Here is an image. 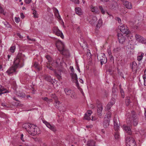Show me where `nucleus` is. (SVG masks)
<instances>
[{
  "label": "nucleus",
  "mask_w": 146,
  "mask_h": 146,
  "mask_svg": "<svg viewBox=\"0 0 146 146\" xmlns=\"http://www.w3.org/2000/svg\"><path fill=\"white\" fill-rule=\"evenodd\" d=\"M25 57V55L19 52L18 53L17 57L13 62V65L6 71L8 75L11 76L13 74H16L17 73V68L23 66Z\"/></svg>",
  "instance_id": "nucleus-1"
},
{
  "label": "nucleus",
  "mask_w": 146,
  "mask_h": 146,
  "mask_svg": "<svg viewBox=\"0 0 146 146\" xmlns=\"http://www.w3.org/2000/svg\"><path fill=\"white\" fill-rule=\"evenodd\" d=\"M131 115L132 117H130L131 116L130 115H128V118L127 119V123L128 126H126L125 125H123V128L124 130L129 135H131V127L132 124V120H133V125L134 126L137 125L138 124V117L135 113L133 111H132Z\"/></svg>",
  "instance_id": "nucleus-2"
},
{
  "label": "nucleus",
  "mask_w": 146,
  "mask_h": 146,
  "mask_svg": "<svg viewBox=\"0 0 146 146\" xmlns=\"http://www.w3.org/2000/svg\"><path fill=\"white\" fill-rule=\"evenodd\" d=\"M23 127L27 130L29 134L33 136L38 134V128L34 125L29 123H26L23 124Z\"/></svg>",
  "instance_id": "nucleus-3"
},
{
  "label": "nucleus",
  "mask_w": 146,
  "mask_h": 146,
  "mask_svg": "<svg viewBox=\"0 0 146 146\" xmlns=\"http://www.w3.org/2000/svg\"><path fill=\"white\" fill-rule=\"evenodd\" d=\"M56 46L59 51L63 55H67L69 53L68 50L65 49L64 47V44L60 40L56 41Z\"/></svg>",
  "instance_id": "nucleus-4"
},
{
  "label": "nucleus",
  "mask_w": 146,
  "mask_h": 146,
  "mask_svg": "<svg viewBox=\"0 0 146 146\" xmlns=\"http://www.w3.org/2000/svg\"><path fill=\"white\" fill-rule=\"evenodd\" d=\"M97 58L100 62L101 65L105 64L107 62V59L104 53H102L97 55Z\"/></svg>",
  "instance_id": "nucleus-5"
},
{
  "label": "nucleus",
  "mask_w": 146,
  "mask_h": 146,
  "mask_svg": "<svg viewBox=\"0 0 146 146\" xmlns=\"http://www.w3.org/2000/svg\"><path fill=\"white\" fill-rule=\"evenodd\" d=\"M126 143L129 146H136L134 139L131 137L129 136L126 139Z\"/></svg>",
  "instance_id": "nucleus-6"
},
{
  "label": "nucleus",
  "mask_w": 146,
  "mask_h": 146,
  "mask_svg": "<svg viewBox=\"0 0 146 146\" xmlns=\"http://www.w3.org/2000/svg\"><path fill=\"white\" fill-rule=\"evenodd\" d=\"M117 36L119 42L122 44H123V45H124L126 42L129 40L128 39H126L125 37L122 34L120 33H118Z\"/></svg>",
  "instance_id": "nucleus-7"
},
{
  "label": "nucleus",
  "mask_w": 146,
  "mask_h": 146,
  "mask_svg": "<svg viewBox=\"0 0 146 146\" xmlns=\"http://www.w3.org/2000/svg\"><path fill=\"white\" fill-rule=\"evenodd\" d=\"M119 28L120 31L124 34L126 35L129 33V31L127 29V27L126 26H125L121 24L119 27Z\"/></svg>",
  "instance_id": "nucleus-8"
},
{
  "label": "nucleus",
  "mask_w": 146,
  "mask_h": 146,
  "mask_svg": "<svg viewBox=\"0 0 146 146\" xmlns=\"http://www.w3.org/2000/svg\"><path fill=\"white\" fill-rule=\"evenodd\" d=\"M53 33L58 36H60L62 38H64V36L63 33L58 29L57 27H54L53 29Z\"/></svg>",
  "instance_id": "nucleus-9"
},
{
  "label": "nucleus",
  "mask_w": 146,
  "mask_h": 146,
  "mask_svg": "<svg viewBox=\"0 0 146 146\" xmlns=\"http://www.w3.org/2000/svg\"><path fill=\"white\" fill-rule=\"evenodd\" d=\"M130 67L133 74H136L137 70V64L135 62H133L130 64Z\"/></svg>",
  "instance_id": "nucleus-10"
},
{
  "label": "nucleus",
  "mask_w": 146,
  "mask_h": 146,
  "mask_svg": "<svg viewBox=\"0 0 146 146\" xmlns=\"http://www.w3.org/2000/svg\"><path fill=\"white\" fill-rule=\"evenodd\" d=\"M135 37L136 40L138 42L142 43H146V39L141 36L136 34L135 35Z\"/></svg>",
  "instance_id": "nucleus-11"
},
{
  "label": "nucleus",
  "mask_w": 146,
  "mask_h": 146,
  "mask_svg": "<svg viewBox=\"0 0 146 146\" xmlns=\"http://www.w3.org/2000/svg\"><path fill=\"white\" fill-rule=\"evenodd\" d=\"M114 124V128L116 131L119 130V128L120 123L118 118H115V117L113 119Z\"/></svg>",
  "instance_id": "nucleus-12"
},
{
  "label": "nucleus",
  "mask_w": 146,
  "mask_h": 146,
  "mask_svg": "<svg viewBox=\"0 0 146 146\" xmlns=\"http://www.w3.org/2000/svg\"><path fill=\"white\" fill-rule=\"evenodd\" d=\"M132 41H130L128 40L126 42L125 44L124 45V47H126L127 49H128L129 50L133 49L134 48L133 45L132 44Z\"/></svg>",
  "instance_id": "nucleus-13"
},
{
  "label": "nucleus",
  "mask_w": 146,
  "mask_h": 146,
  "mask_svg": "<svg viewBox=\"0 0 146 146\" xmlns=\"http://www.w3.org/2000/svg\"><path fill=\"white\" fill-rule=\"evenodd\" d=\"M43 122L48 128L52 131L54 132L56 130L55 127L53 125L50 124L49 123L46 121H44Z\"/></svg>",
  "instance_id": "nucleus-14"
},
{
  "label": "nucleus",
  "mask_w": 146,
  "mask_h": 146,
  "mask_svg": "<svg viewBox=\"0 0 146 146\" xmlns=\"http://www.w3.org/2000/svg\"><path fill=\"white\" fill-rule=\"evenodd\" d=\"M72 79L74 82L75 83L77 87H79V84L77 80V76L76 74H73L71 75Z\"/></svg>",
  "instance_id": "nucleus-15"
},
{
  "label": "nucleus",
  "mask_w": 146,
  "mask_h": 146,
  "mask_svg": "<svg viewBox=\"0 0 146 146\" xmlns=\"http://www.w3.org/2000/svg\"><path fill=\"white\" fill-rule=\"evenodd\" d=\"M123 2V5L127 8L129 9H131L132 8V5L128 1H126V0H125V1Z\"/></svg>",
  "instance_id": "nucleus-16"
},
{
  "label": "nucleus",
  "mask_w": 146,
  "mask_h": 146,
  "mask_svg": "<svg viewBox=\"0 0 146 146\" xmlns=\"http://www.w3.org/2000/svg\"><path fill=\"white\" fill-rule=\"evenodd\" d=\"M103 110V106L102 104H100L98 105L97 110V113L99 116L102 115V112Z\"/></svg>",
  "instance_id": "nucleus-17"
},
{
  "label": "nucleus",
  "mask_w": 146,
  "mask_h": 146,
  "mask_svg": "<svg viewBox=\"0 0 146 146\" xmlns=\"http://www.w3.org/2000/svg\"><path fill=\"white\" fill-rule=\"evenodd\" d=\"M90 19H91L90 21L91 24L93 25L97 23V19L96 17L91 16Z\"/></svg>",
  "instance_id": "nucleus-18"
},
{
  "label": "nucleus",
  "mask_w": 146,
  "mask_h": 146,
  "mask_svg": "<svg viewBox=\"0 0 146 146\" xmlns=\"http://www.w3.org/2000/svg\"><path fill=\"white\" fill-rule=\"evenodd\" d=\"M44 78L46 80L52 84L53 81L50 76L48 75H45L44 76Z\"/></svg>",
  "instance_id": "nucleus-19"
},
{
  "label": "nucleus",
  "mask_w": 146,
  "mask_h": 146,
  "mask_svg": "<svg viewBox=\"0 0 146 146\" xmlns=\"http://www.w3.org/2000/svg\"><path fill=\"white\" fill-rule=\"evenodd\" d=\"M110 121L109 120H106V118H104L103 126L104 128H106L108 127L109 125Z\"/></svg>",
  "instance_id": "nucleus-20"
},
{
  "label": "nucleus",
  "mask_w": 146,
  "mask_h": 146,
  "mask_svg": "<svg viewBox=\"0 0 146 146\" xmlns=\"http://www.w3.org/2000/svg\"><path fill=\"white\" fill-rule=\"evenodd\" d=\"M64 91L66 95L69 96L71 95V94H72L73 91L72 90L68 88H65Z\"/></svg>",
  "instance_id": "nucleus-21"
},
{
  "label": "nucleus",
  "mask_w": 146,
  "mask_h": 146,
  "mask_svg": "<svg viewBox=\"0 0 146 146\" xmlns=\"http://www.w3.org/2000/svg\"><path fill=\"white\" fill-rule=\"evenodd\" d=\"M117 6V3L115 1H113L111 5L110 6V8L112 9H114Z\"/></svg>",
  "instance_id": "nucleus-22"
},
{
  "label": "nucleus",
  "mask_w": 146,
  "mask_h": 146,
  "mask_svg": "<svg viewBox=\"0 0 146 146\" xmlns=\"http://www.w3.org/2000/svg\"><path fill=\"white\" fill-rule=\"evenodd\" d=\"M75 10L76 13L77 14L81 15L82 14V12L81 8L79 7H77L75 8Z\"/></svg>",
  "instance_id": "nucleus-23"
},
{
  "label": "nucleus",
  "mask_w": 146,
  "mask_h": 146,
  "mask_svg": "<svg viewBox=\"0 0 146 146\" xmlns=\"http://www.w3.org/2000/svg\"><path fill=\"white\" fill-rule=\"evenodd\" d=\"M95 142L93 140H89L87 142V146H95Z\"/></svg>",
  "instance_id": "nucleus-24"
},
{
  "label": "nucleus",
  "mask_w": 146,
  "mask_h": 146,
  "mask_svg": "<svg viewBox=\"0 0 146 146\" xmlns=\"http://www.w3.org/2000/svg\"><path fill=\"white\" fill-rule=\"evenodd\" d=\"M8 92L7 90L6 89L4 88L1 87L0 88V95H1V94L7 93Z\"/></svg>",
  "instance_id": "nucleus-25"
},
{
  "label": "nucleus",
  "mask_w": 146,
  "mask_h": 146,
  "mask_svg": "<svg viewBox=\"0 0 146 146\" xmlns=\"http://www.w3.org/2000/svg\"><path fill=\"white\" fill-rule=\"evenodd\" d=\"M113 104H114L113 102H109L106 108V110H107L108 111L109 110Z\"/></svg>",
  "instance_id": "nucleus-26"
},
{
  "label": "nucleus",
  "mask_w": 146,
  "mask_h": 146,
  "mask_svg": "<svg viewBox=\"0 0 146 146\" xmlns=\"http://www.w3.org/2000/svg\"><path fill=\"white\" fill-rule=\"evenodd\" d=\"M131 102L130 100V97L129 96H127L125 100V103L127 106H128Z\"/></svg>",
  "instance_id": "nucleus-27"
},
{
  "label": "nucleus",
  "mask_w": 146,
  "mask_h": 146,
  "mask_svg": "<svg viewBox=\"0 0 146 146\" xmlns=\"http://www.w3.org/2000/svg\"><path fill=\"white\" fill-rule=\"evenodd\" d=\"M111 113L110 111H108L107 113L104 118H106V120H109V121H110L111 118Z\"/></svg>",
  "instance_id": "nucleus-28"
},
{
  "label": "nucleus",
  "mask_w": 146,
  "mask_h": 146,
  "mask_svg": "<svg viewBox=\"0 0 146 146\" xmlns=\"http://www.w3.org/2000/svg\"><path fill=\"white\" fill-rule=\"evenodd\" d=\"M34 68L36 69L38 71H39L40 70V68L38 63L35 62L34 64V65L33 66Z\"/></svg>",
  "instance_id": "nucleus-29"
},
{
  "label": "nucleus",
  "mask_w": 146,
  "mask_h": 146,
  "mask_svg": "<svg viewBox=\"0 0 146 146\" xmlns=\"http://www.w3.org/2000/svg\"><path fill=\"white\" fill-rule=\"evenodd\" d=\"M27 37L28 39L27 42L29 44H31L32 43V42H34L35 41V38H31L29 37V36H27Z\"/></svg>",
  "instance_id": "nucleus-30"
},
{
  "label": "nucleus",
  "mask_w": 146,
  "mask_h": 146,
  "mask_svg": "<svg viewBox=\"0 0 146 146\" xmlns=\"http://www.w3.org/2000/svg\"><path fill=\"white\" fill-rule=\"evenodd\" d=\"M17 95L18 96L21 97L22 98H24L25 97V95L24 93L19 92H17Z\"/></svg>",
  "instance_id": "nucleus-31"
},
{
  "label": "nucleus",
  "mask_w": 146,
  "mask_h": 146,
  "mask_svg": "<svg viewBox=\"0 0 146 146\" xmlns=\"http://www.w3.org/2000/svg\"><path fill=\"white\" fill-rule=\"evenodd\" d=\"M144 55V53L143 52H141L140 53V55L137 56V60L138 61H140L143 58V56Z\"/></svg>",
  "instance_id": "nucleus-32"
},
{
  "label": "nucleus",
  "mask_w": 146,
  "mask_h": 146,
  "mask_svg": "<svg viewBox=\"0 0 146 146\" xmlns=\"http://www.w3.org/2000/svg\"><path fill=\"white\" fill-rule=\"evenodd\" d=\"M112 96L114 97H115L116 96V87L114 86V87L112 89Z\"/></svg>",
  "instance_id": "nucleus-33"
},
{
  "label": "nucleus",
  "mask_w": 146,
  "mask_h": 146,
  "mask_svg": "<svg viewBox=\"0 0 146 146\" xmlns=\"http://www.w3.org/2000/svg\"><path fill=\"white\" fill-rule=\"evenodd\" d=\"M53 97H52L55 100V101L56 104H58V105L60 104V102L59 101L57 100V97L55 96V95H53Z\"/></svg>",
  "instance_id": "nucleus-34"
},
{
  "label": "nucleus",
  "mask_w": 146,
  "mask_h": 146,
  "mask_svg": "<svg viewBox=\"0 0 146 146\" xmlns=\"http://www.w3.org/2000/svg\"><path fill=\"white\" fill-rule=\"evenodd\" d=\"M57 60L56 61L53 62L52 64V66H54L56 67H57L58 66V65L59 64V62H58V60Z\"/></svg>",
  "instance_id": "nucleus-35"
},
{
  "label": "nucleus",
  "mask_w": 146,
  "mask_h": 146,
  "mask_svg": "<svg viewBox=\"0 0 146 146\" xmlns=\"http://www.w3.org/2000/svg\"><path fill=\"white\" fill-rule=\"evenodd\" d=\"M114 136L115 139H117L119 138L120 137V135L118 131H116L115 133Z\"/></svg>",
  "instance_id": "nucleus-36"
},
{
  "label": "nucleus",
  "mask_w": 146,
  "mask_h": 146,
  "mask_svg": "<svg viewBox=\"0 0 146 146\" xmlns=\"http://www.w3.org/2000/svg\"><path fill=\"white\" fill-rule=\"evenodd\" d=\"M54 73L55 76L57 77L58 79L59 80H62L61 76L58 73L56 72V71H55Z\"/></svg>",
  "instance_id": "nucleus-37"
},
{
  "label": "nucleus",
  "mask_w": 146,
  "mask_h": 146,
  "mask_svg": "<svg viewBox=\"0 0 146 146\" xmlns=\"http://www.w3.org/2000/svg\"><path fill=\"white\" fill-rule=\"evenodd\" d=\"M69 96L72 99H76L77 98L76 94L73 91L72 92V94H71V95Z\"/></svg>",
  "instance_id": "nucleus-38"
},
{
  "label": "nucleus",
  "mask_w": 146,
  "mask_h": 146,
  "mask_svg": "<svg viewBox=\"0 0 146 146\" xmlns=\"http://www.w3.org/2000/svg\"><path fill=\"white\" fill-rule=\"evenodd\" d=\"M33 17H34L36 18L38 17V14H37L36 10H33Z\"/></svg>",
  "instance_id": "nucleus-39"
},
{
  "label": "nucleus",
  "mask_w": 146,
  "mask_h": 146,
  "mask_svg": "<svg viewBox=\"0 0 146 146\" xmlns=\"http://www.w3.org/2000/svg\"><path fill=\"white\" fill-rule=\"evenodd\" d=\"M15 48L16 47L15 46H11L10 47V52L12 53H14L15 52Z\"/></svg>",
  "instance_id": "nucleus-40"
},
{
  "label": "nucleus",
  "mask_w": 146,
  "mask_h": 146,
  "mask_svg": "<svg viewBox=\"0 0 146 146\" xmlns=\"http://www.w3.org/2000/svg\"><path fill=\"white\" fill-rule=\"evenodd\" d=\"M99 8L101 11L102 13L103 14H104L105 12V11L102 6H100L99 7Z\"/></svg>",
  "instance_id": "nucleus-41"
},
{
  "label": "nucleus",
  "mask_w": 146,
  "mask_h": 146,
  "mask_svg": "<svg viewBox=\"0 0 146 146\" xmlns=\"http://www.w3.org/2000/svg\"><path fill=\"white\" fill-rule=\"evenodd\" d=\"M90 116V115H88L87 113H86L84 117L86 119L89 120L91 119Z\"/></svg>",
  "instance_id": "nucleus-42"
},
{
  "label": "nucleus",
  "mask_w": 146,
  "mask_h": 146,
  "mask_svg": "<svg viewBox=\"0 0 146 146\" xmlns=\"http://www.w3.org/2000/svg\"><path fill=\"white\" fill-rule=\"evenodd\" d=\"M143 78L144 80V85L146 86V76L145 74L143 75Z\"/></svg>",
  "instance_id": "nucleus-43"
},
{
  "label": "nucleus",
  "mask_w": 146,
  "mask_h": 146,
  "mask_svg": "<svg viewBox=\"0 0 146 146\" xmlns=\"http://www.w3.org/2000/svg\"><path fill=\"white\" fill-rule=\"evenodd\" d=\"M102 21L101 20L99 19L98 24L97 25L96 27H100L102 23Z\"/></svg>",
  "instance_id": "nucleus-44"
},
{
  "label": "nucleus",
  "mask_w": 146,
  "mask_h": 146,
  "mask_svg": "<svg viewBox=\"0 0 146 146\" xmlns=\"http://www.w3.org/2000/svg\"><path fill=\"white\" fill-rule=\"evenodd\" d=\"M42 99L44 101L47 102H51L52 100V99H48L47 97L42 98Z\"/></svg>",
  "instance_id": "nucleus-45"
},
{
  "label": "nucleus",
  "mask_w": 146,
  "mask_h": 146,
  "mask_svg": "<svg viewBox=\"0 0 146 146\" xmlns=\"http://www.w3.org/2000/svg\"><path fill=\"white\" fill-rule=\"evenodd\" d=\"M120 92L121 96V97L123 98H124V93L123 90L122 89H121L120 90Z\"/></svg>",
  "instance_id": "nucleus-46"
},
{
  "label": "nucleus",
  "mask_w": 146,
  "mask_h": 146,
  "mask_svg": "<svg viewBox=\"0 0 146 146\" xmlns=\"http://www.w3.org/2000/svg\"><path fill=\"white\" fill-rule=\"evenodd\" d=\"M107 52L109 54V56L112 55V53L111 52V51L110 48H108L107 49Z\"/></svg>",
  "instance_id": "nucleus-47"
},
{
  "label": "nucleus",
  "mask_w": 146,
  "mask_h": 146,
  "mask_svg": "<svg viewBox=\"0 0 146 146\" xmlns=\"http://www.w3.org/2000/svg\"><path fill=\"white\" fill-rule=\"evenodd\" d=\"M4 24L6 27L7 28L10 27V25L8 23L5 22L4 23Z\"/></svg>",
  "instance_id": "nucleus-48"
},
{
  "label": "nucleus",
  "mask_w": 146,
  "mask_h": 146,
  "mask_svg": "<svg viewBox=\"0 0 146 146\" xmlns=\"http://www.w3.org/2000/svg\"><path fill=\"white\" fill-rule=\"evenodd\" d=\"M82 41H83V43L84 44L83 45H82V47H83V46H87V43L86 42V41H85V40H84V39H82Z\"/></svg>",
  "instance_id": "nucleus-49"
},
{
  "label": "nucleus",
  "mask_w": 146,
  "mask_h": 146,
  "mask_svg": "<svg viewBox=\"0 0 146 146\" xmlns=\"http://www.w3.org/2000/svg\"><path fill=\"white\" fill-rule=\"evenodd\" d=\"M15 20L16 22L18 23L20 21V19L19 17H15Z\"/></svg>",
  "instance_id": "nucleus-50"
},
{
  "label": "nucleus",
  "mask_w": 146,
  "mask_h": 146,
  "mask_svg": "<svg viewBox=\"0 0 146 146\" xmlns=\"http://www.w3.org/2000/svg\"><path fill=\"white\" fill-rule=\"evenodd\" d=\"M95 7H92L91 8L92 11V12H94V13H96V10L95 9Z\"/></svg>",
  "instance_id": "nucleus-51"
},
{
  "label": "nucleus",
  "mask_w": 146,
  "mask_h": 146,
  "mask_svg": "<svg viewBox=\"0 0 146 146\" xmlns=\"http://www.w3.org/2000/svg\"><path fill=\"white\" fill-rule=\"evenodd\" d=\"M92 113V111L90 110H89L87 111V113H87L88 115H90Z\"/></svg>",
  "instance_id": "nucleus-52"
},
{
  "label": "nucleus",
  "mask_w": 146,
  "mask_h": 146,
  "mask_svg": "<svg viewBox=\"0 0 146 146\" xmlns=\"http://www.w3.org/2000/svg\"><path fill=\"white\" fill-rule=\"evenodd\" d=\"M56 16L57 17V18L59 19L60 18V16L59 15V12L58 13H56V14H55Z\"/></svg>",
  "instance_id": "nucleus-53"
},
{
  "label": "nucleus",
  "mask_w": 146,
  "mask_h": 146,
  "mask_svg": "<svg viewBox=\"0 0 146 146\" xmlns=\"http://www.w3.org/2000/svg\"><path fill=\"white\" fill-rule=\"evenodd\" d=\"M109 56L110 57V60L111 61H113V60H114L113 57V56L112 55H111Z\"/></svg>",
  "instance_id": "nucleus-54"
},
{
  "label": "nucleus",
  "mask_w": 146,
  "mask_h": 146,
  "mask_svg": "<svg viewBox=\"0 0 146 146\" xmlns=\"http://www.w3.org/2000/svg\"><path fill=\"white\" fill-rule=\"evenodd\" d=\"M76 69L79 72H80V69L79 68V66L78 64L76 63Z\"/></svg>",
  "instance_id": "nucleus-55"
},
{
  "label": "nucleus",
  "mask_w": 146,
  "mask_h": 146,
  "mask_svg": "<svg viewBox=\"0 0 146 146\" xmlns=\"http://www.w3.org/2000/svg\"><path fill=\"white\" fill-rule=\"evenodd\" d=\"M116 19L118 21L119 23H120L121 22V19L119 18H116Z\"/></svg>",
  "instance_id": "nucleus-56"
},
{
  "label": "nucleus",
  "mask_w": 146,
  "mask_h": 146,
  "mask_svg": "<svg viewBox=\"0 0 146 146\" xmlns=\"http://www.w3.org/2000/svg\"><path fill=\"white\" fill-rule=\"evenodd\" d=\"M31 0H25V3L27 4H29L31 1Z\"/></svg>",
  "instance_id": "nucleus-57"
},
{
  "label": "nucleus",
  "mask_w": 146,
  "mask_h": 146,
  "mask_svg": "<svg viewBox=\"0 0 146 146\" xmlns=\"http://www.w3.org/2000/svg\"><path fill=\"white\" fill-rule=\"evenodd\" d=\"M20 15H21V17L22 19H23L25 17V16L24 15V14H23V13H21Z\"/></svg>",
  "instance_id": "nucleus-58"
},
{
  "label": "nucleus",
  "mask_w": 146,
  "mask_h": 146,
  "mask_svg": "<svg viewBox=\"0 0 146 146\" xmlns=\"http://www.w3.org/2000/svg\"><path fill=\"white\" fill-rule=\"evenodd\" d=\"M115 98H114L113 97V98H112L111 99V100L110 102H113L114 104L115 102Z\"/></svg>",
  "instance_id": "nucleus-59"
},
{
  "label": "nucleus",
  "mask_w": 146,
  "mask_h": 146,
  "mask_svg": "<svg viewBox=\"0 0 146 146\" xmlns=\"http://www.w3.org/2000/svg\"><path fill=\"white\" fill-rule=\"evenodd\" d=\"M17 36L19 37L20 38H23V36L21 35L19 33H18L17 34Z\"/></svg>",
  "instance_id": "nucleus-60"
},
{
  "label": "nucleus",
  "mask_w": 146,
  "mask_h": 146,
  "mask_svg": "<svg viewBox=\"0 0 146 146\" xmlns=\"http://www.w3.org/2000/svg\"><path fill=\"white\" fill-rule=\"evenodd\" d=\"M46 57L48 60H49L50 59V57L49 55L46 56Z\"/></svg>",
  "instance_id": "nucleus-61"
},
{
  "label": "nucleus",
  "mask_w": 146,
  "mask_h": 146,
  "mask_svg": "<svg viewBox=\"0 0 146 146\" xmlns=\"http://www.w3.org/2000/svg\"><path fill=\"white\" fill-rule=\"evenodd\" d=\"M87 53L88 54V55H89V54H90V55L91 56V54L90 52V51L89 50H88L87 51Z\"/></svg>",
  "instance_id": "nucleus-62"
},
{
  "label": "nucleus",
  "mask_w": 146,
  "mask_h": 146,
  "mask_svg": "<svg viewBox=\"0 0 146 146\" xmlns=\"http://www.w3.org/2000/svg\"><path fill=\"white\" fill-rule=\"evenodd\" d=\"M54 13L55 14L56 13H58V10L57 9H55L54 10Z\"/></svg>",
  "instance_id": "nucleus-63"
},
{
  "label": "nucleus",
  "mask_w": 146,
  "mask_h": 146,
  "mask_svg": "<svg viewBox=\"0 0 146 146\" xmlns=\"http://www.w3.org/2000/svg\"><path fill=\"white\" fill-rule=\"evenodd\" d=\"M121 48L120 47L117 48L116 49V50L117 51H119L121 50Z\"/></svg>",
  "instance_id": "nucleus-64"
}]
</instances>
